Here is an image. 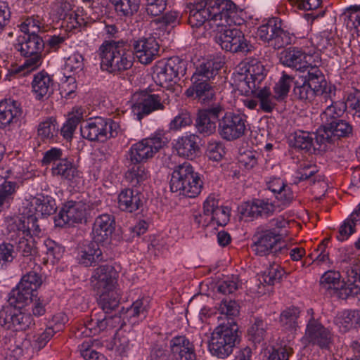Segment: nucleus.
Segmentation results:
<instances>
[{
    "label": "nucleus",
    "instance_id": "nucleus-1",
    "mask_svg": "<svg viewBox=\"0 0 360 360\" xmlns=\"http://www.w3.org/2000/svg\"><path fill=\"white\" fill-rule=\"evenodd\" d=\"M243 11L231 0H196L190 9L188 23L192 27L204 26L206 30L217 32L216 42L227 51H248V41L242 31L231 28L244 20Z\"/></svg>",
    "mask_w": 360,
    "mask_h": 360
},
{
    "label": "nucleus",
    "instance_id": "nucleus-2",
    "mask_svg": "<svg viewBox=\"0 0 360 360\" xmlns=\"http://www.w3.org/2000/svg\"><path fill=\"white\" fill-rule=\"evenodd\" d=\"M245 73L240 74L238 82V89L246 94H255L259 103V108L264 112H271L276 103V97L272 95L269 87L260 88L262 82L266 76L264 65L258 61H251L245 64Z\"/></svg>",
    "mask_w": 360,
    "mask_h": 360
},
{
    "label": "nucleus",
    "instance_id": "nucleus-3",
    "mask_svg": "<svg viewBox=\"0 0 360 360\" xmlns=\"http://www.w3.org/2000/svg\"><path fill=\"white\" fill-rule=\"evenodd\" d=\"M288 221L282 217L271 219L266 225L257 228L252 236L251 248L258 256L284 253L285 245H282L287 236Z\"/></svg>",
    "mask_w": 360,
    "mask_h": 360
},
{
    "label": "nucleus",
    "instance_id": "nucleus-4",
    "mask_svg": "<svg viewBox=\"0 0 360 360\" xmlns=\"http://www.w3.org/2000/svg\"><path fill=\"white\" fill-rule=\"evenodd\" d=\"M203 182L189 162L176 166L172 173L170 190L188 198H195L201 192Z\"/></svg>",
    "mask_w": 360,
    "mask_h": 360
},
{
    "label": "nucleus",
    "instance_id": "nucleus-5",
    "mask_svg": "<svg viewBox=\"0 0 360 360\" xmlns=\"http://www.w3.org/2000/svg\"><path fill=\"white\" fill-rule=\"evenodd\" d=\"M101 68L113 74H118L129 69L133 65L131 52L124 43L106 42L99 48Z\"/></svg>",
    "mask_w": 360,
    "mask_h": 360
},
{
    "label": "nucleus",
    "instance_id": "nucleus-6",
    "mask_svg": "<svg viewBox=\"0 0 360 360\" xmlns=\"http://www.w3.org/2000/svg\"><path fill=\"white\" fill-rule=\"evenodd\" d=\"M238 338V328L235 322L219 325L211 335L209 351L214 356L225 359L232 354Z\"/></svg>",
    "mask_w": 360,
    "mask_h": 360
},
{
    "label": "nucleus",
    "instance_id": "nucleus-7",
    "mask_svg": "<svg viewBox=\"0 0 360 360\" xmlns=\"http://www.w3.org/2000/svg\"><path fill=\"white\" fill-rule=\"evenodd\" d=\"M231 210L220 206L219 200L214 193L210 194L202 204V214L195 216L198 226H207L210 224L225 226L229 221Z\"/></svg>",
    "mask_w": 360,
    "mask_h": 360
},
{
    "label": "nucleus",
    "instance_id": "nucleus-8",
    "mask_svg": "<svg viewBox=\"0 0 360 360\" xmlns=\"http://www.w3.org/2000/svg\"><path fill=\"white\" fill-rule=\"evenodd\" d=\"M319 54L313 44L308 43L283 51L280 60L283 65L303 72L309 68V65L319 60Z\"/></svg>",
    "mask_w": 360,
    "mask_h": 360
},
{
    "label": "nucleus",
    "instance_id": "nucleus-9",
    "mask_svg": "<svg viewBox=\"0 0 360 360\" xmlns=\"http://www.w3.org/2000/svg\"><path fill=\"white\" fill-rule=\"evenodd\" d=\"M167 143V138L161 133H156L132 144L128 152L129 159L132 164L146 162Z\"/></svg>",
    "mask_w": 360,
    "mask_h": 360
},
{
    "label": "nucleus",
    "instance_id": "nucleus-10",
    "mask_svg": "<svg viewBox=\"0 0 360 360\" xmlns=\"http://www.w3.org/2000/svg\"><path fill=\"white\" fill-rule=\"evenodd\" d=\"M119 124L110 119L101 117L90 118L80 127L81 135L84 139L91 141L104 142L117 135Z\"/></svg>",
    "mask_w": 360,
    "mask_h": 360
},
{
    "label": "nucleus",
    "instance_id": "nucleus-11",
    "mask_svg": "<svg viewBox=\"0 0 360 360\" xmlns=\"http://www.w3.org/2000/svg\"><path fill=\"white\" fill-rule=\"evenodd\" d=\"M257 37L275 49H280L291 43L289 32L282 28L281 19L276 17L269 18L257 28Z\"/></svg>",
    "mask_w": 360,
    "mask_h": 360
},
{
    "label": "nucleus",
    "instance_id": "nucleus-12",
    "mask_svg": "<svg viewBox=\"0 0 360 360\" xmlns=\"http://www.w3.org/2000/svg\"><path fill=\"white\" fill-rule=\"evenodd\" d=\"M34 324L25 308L9 305L0 311V326L7 330H25Z\"/></svg>",
    "mask_w": 360,
    "mask_h": 360
},
{
    "label": "nucleus",
    "instance_id": "nucleus-13",
    "mask_svg": "<svg viewBox=\"0 0 360 360\" xmlns=\"http://www.w3.org/2000/svg\"><path fill=\"white\" fill-rule=\"evenodd\" d=\"M246 125L247 120L244 114L226 112L219 120L218 132L224 140L232 141L245 134Z\"/></svg>",
    "mask_w": 360,
    "mask_h": 360
},
{
    "label": "nucleus",
    "instance_id": "nucleus-14",
    "mask_svg": "<svg viewBox=\"0 0 360 360\" xmlns=\"http://www.w3.org/2000/svg\"><path fill=\"white\" fill-rule=\"evenodd\" d=\"M164 97L163 91L157 94H151L146 91L136 93L133 96L134 101L131 106V110L138 120L148 115L153 111L163 110L164 105L162 100Z\"/></svg>",
    "mask_w": 360,
    "mask_h": 360
},
{
    "label": "nucleus",
    "instance_id": "nucleus-15",
    "mask_svg": "<svg viewBox=\"0 0 360 360\" xmlns=\"http://www.w3.org/2000/svg\"><path fill=\"white\" fill-rule=\"evenodd\" d=\"M119 274L111 265H101L94 269L91 282L96 293L119 290Z\"/></svg>",
    "mask_w": 360,
    "mask_h": 360
},
{
    "label": "nucleus",
    "instance_id": "nucleus-16",
    "mask_svg": "<svg viewBox=\"0 0 360 360\" xmlns=\"http://www.w3.org/2000/svg\"><path fill=\"white\" fill-rule=\"evenodd\" d=\"M307 314L311 317L307 325L304 338L322 349L328 348L333 340L331 332L313 317L314 311L312 309H309Z\"/></svg>",
    "mask_w": 360,
    "mask_h": 360
},
{
    "label": "nucleus",
    "instance_id": "nucleus-17",
    "mask_svg": "<svg viewBox=\"0 0 360 360\" xmlns=\"http://www.w3.org/2000/svg\"><path fill=\"white\" fill-rule=\"evenodd\" d=\"M24 214L46 217L56 212L57 210L56 200L49 195H37L26 200L22 207Z\"/></svg>",
    "mask_w": 360,
    "mask_h": 360
},
{
    "label": "nucleus",
    "instance_id": "nucleus-18",
    "mask_svg": "<svg viewBox=\"0 0 360 360\" xmlns=\"http://www.w3.org/2000/svg\"><path fill=\"white\" fill-rule=\"evenodd\" d=\"M224 111L219 103L198 110L195 127L198 131L205 136L213 134L216 131V120Z\"/></svg>",
    "mask_w": 360,
    "mask_h": 360
},
{
    "label": "nucleus",
    "instance_id": "nucleus-19",
    "mask_svg": "<svg viewBox=\"0 0 360 360\" xmlns=\"http://www.w3.org/2000/svg\"><path fill=\"white\" fill-rule=\"evenodd\" d=\"M88 205L82 201H68L55 217V223L58 226L65 224L81 223L85 218Z\"/></svg>",
    "mask_w": 360,
    "mask_h": 360
},
{
    "label": "nucleus",
    "instance_id": "nucleus-20",
    "mask_svg": "<svg viewBox=\"0 0 360 360\" xmlns=\"http://www.w3.org/2000/svg\"><path fill=\"white\" fill-rule=\"evenodd\" d=\"M22 115L20 104L13 99L0 101V129L12 130L20 126Z\"/></svg>",
    "mask_w": 360,
    "mask_h": 360
},
{
    "label": "nucleus",
    "instance_id": "nucleus-21",
    "mask_svg": "<svg viewBox=\"0 0 360 360\" xmlns=\"http://www.w3.org/2000/svg\"><path fill=\"white\" fill-rule=\"evenodd\" d=\"M184 62L178 57L169 58L165 63L157 65L155 70V77L160 86L167 85L179 77V75L185 72Z\"/></svg>",
    "mask_w": 360,
    "mask_h": 360
},
{
    "label": "nucleus",
    "instance_id": "nucleus-22",
    "mask_svg": "<svg viewBox=\"0 0 360 360\" xmlns=\"http://www.w3.org/2000/svg\"><path fill=\"white\" fill-rule=\"evenodd\" d=\"M191 82L192 84L185 92L188 97H193L204 104L208 103L214 99V88L208 80L200 77L199 74H193Z\"/></svg>",
    "mask_w": 360,
    "mask_h": 360
},
{
    "label": "nucleus",
    "instance_id": "nucleus-23",
    "mask_svg": "<svg viewBox=\"0 0 360 360\" xmlns=\"http://www.w3.org/2000/svg\"><path fill=\"white\" fill-rule=\"evenodd\" d=\"M134 55L142 64L150 63L158 56L160 45L155 37H141L133 41Z\"/></svg>",
    "mask_w": 360,
    "mask_h": 360
},
{
    "label": "nucleus",
    "instance_id": "nucleus-24",
    "mask_svg": "<svg viewBox=\"0 0 360 360\" xmlns=\"http://www.w3.org/2000/svg\"><path fill=\"white\" fill-rule=\"evenodd\" d=\"M115 230V220L108 214L97 217L92 227V238L96 243L102 245L110 242L112 234Z\"/></svg>",
    "mask_w": 360,
    "mask_h": 360
},
{
    "label": "nucleus",
    "instance_id": "nucleus-25",
    "mask_svg": "<svg viewBox=\"0 0 360 360\" xmlns=\"http://www.w3.org/2000/svg\"><path fill=\"white\" fill-rule=\"evenodd\" d=\"M276 210V206L269 200L255 199L245 203L242 207L241 213L244 217L266 218L272 215Z\"/></svg>",
    "mask_w": 360,
    "mask_h": 360
},
{
    "label": "nucleus",
    "instance_id": "nucleus-26",
    "mask_svg": "<svg viewBox=\"0 0 360 360\" xmlns=\"http://www.w3.org/2000/svg\"><path fill=\"white\" fill-rule=\"evenodd\" d=\"M171 353L176 360H195L193 344L184 335L172 338L169 342Z\"/></svg>",
    "mask_w": 360,
    "mask_h": 360
},
{
    "label": "nucleus",
    "instance_id": "nucleus-27",
    "mask_svg": "<svg viewBox=\"0 0 360 360\" xmlns=\"http://www.w3.org/2000/svg\"><path fill=\"white\" fill-rule=\"evenodd\" d=\"M198 139V136L193 134H186L175 141L174 148L180 157L192 160L200 150Z\"/></svg>",
    "mask_w": 360,
    "mask_h": 360
},
{
    "label": "nucleus",
    "instance_id": "nucleus-28",
    "mask_svg": "<svg viewBox=\"0 0 360 360\" xmlns=\"http://www.w3.org/2000/svg\"><path fill=\"white\" fill-rule=\"evenodd\" d=\"M53 321L56 323V328H53L52 326L48 327L43 332L34 335L32 350H39L44 347L56 332L62 329L63 326L67 322L68 319L64 314L59 313L53 316Z\"/></svg>",
    "mask_w": 360,
    "mask_h": 360
},
{
    "label": "nucleus",
    "instance_id": "nucleus-29",
    "mask_svg": "<svg viewBox=\"0 0 360 360\" xmlns=\"http://www.w3.org/2000/svg\"><path fill=\"white\" fill-rule=\"evenodd\" d=\"M352 131V126L344 120H338L326 125H323V129L318 133L322 139L332 141L333 137L341 138L348 136Z\"/></svg>",
    "mask_w": 360,
    "mask_h": 360
},
{
    "label": "nucleus",
    "instance_id": "nucleus-30",
    "mask_svg": "<svg viewBox=\"0 0 360 360\" xmlns=\"http://www.w3.org/2000/svg\"><path fill=\"white\" fill-rule=\"evenodd\" d=\"M21 217L16 221L17 234L27 237H39L41 233V229L38 224V218L35 216L24 214L21 210Z\"/></svg>",
    "mask_w": 360,
    "mask_h": 360
},
{
    "label": "nucleus",
    "instance_id": "nucleus-31",
    "mask_svg": "<svg viewBox=\"0 0 360 360\" xmlns=\"http://www.w3.org/2000/svg\"><path fill=\"white\" fill-rule=\"evenodd\" d=\"M32 86L35 98L41 100L53 93V81L49 75L41 71L34 75Z\"/></svg>",
    "mask_w": 360,
    "mask_h": 360
},
{
    "label": "nucleus",
    "instance_id": "nucleus-32",
    "mask_svg": "<svg viewBox=\"0 0 360 360\" xmlns=\"http://www.w3.org/2000/svg\"><path fill=\"white\" fill-rule=\"evenodd\" d=\"M44 41L37 34H28L24 36L22 39L18 40L15 44V49L19 51L22 56H27L30 55L41 54L44 49Z\"/></svg>",
    "mask_w": 360,
    "mask_h": 360
},
{
    "label": "nucleus",
    "instance_id": "nucleus-33",
    "mask_svg": "<svg viewBox=\"0 0 360 360\" xmlns=\"http://www.w3.org/2000/svg\"><path fill=\"white\" fill-rule=\"evenodd\" d=\"M63 19V27L70 32L79 31L81 27L86 26L91 21L90 18L82 8H77Z\"/></svg>",
    "mask_w": 360,
    "mask_h": 360
},
{
    "label": "nucleus",
    "instance_id": "nucleus-34",
    "mask_svg": "<svg viewBox=\"0 0 360 360\" xmlns=\"http://www.w3.org/2000/svg\"><path fill=\"white\" fill-rule=\"evenodd\" d=\"M320 285L330 294L337 295L340 297L342 289L345 288V282L341 280L339 271L329 270L321 276Z\"/></svg>",
    "mask_w": 360,
    "mask_h": 360
},
{
    "label": "nucleus",
    "instance_id": "nucleus-35",
    "mask_svg": "<svg viewBox=\"0 0 360 360\" xmlns=\"http://www.w3.org/2000/svg\"><path fill=\"white\" fill-rule=\"evenodd\" d=\"M140 203L139 193L133 189H123L117 195L118 207L122 211L133 212L139 209Z\"/></svg>",
    "mask_w": 360,
    "mask_h": 360
},
{
    "label": "nucleus",
    "instance_id": "nucleus-36",
    "mask_svg": "<svg viewBox=\"0 0 360 360\" xmlns=\"http://www.w3.org/2000/svg\"><path fill=\"white\" fill-rule=\"evenodd\" d=\"M347 274L345 288L341 291L340 298L342 299L358 295L360 292V268L352 267Z\"/></svg>",
    "mask_w": 360,
    "mask_h": 360
},
{
    "label": "nucleus",
    "instance_id": "nucleus-37",
    "mask_svg": "<svg viewBox=\"0 0 360 360\" xmlns=\"http://www.w3.org/2000/svg\"><path fill=\"white\" fill-rule=\"evenodd\" d=\"M52 174L68 181H72L79 177L80 172L68 158H63L55 164L51 168Z\"/></svg>",
    "mask_w": 360,
    "mask_h": 360
},
{
    "label": "nucleus",
    "instance_id": "nucleus-38",
    "mask_svg": "<svg viewBox=\"0 0 360 360\" xmlns=\"http://www.w3.org/2000/svg\"><path fill=\"white\" fill-rule=\"evenodd\" d=\"M37 296V293L18 285L16 288L13 289L10 293L9 304L25 308Z\"/></svg>",
    "mask_w": 360,
    "mask_h": 360
},
{
    "label": "nucleus",
    "instance_id": "nucleus-39",
    "mask_svg": "<svg viewBox=\"0 0 360 360\" xmlns=\"http://www.w3.org/2000/svg\"><path fill=\"white\" fill-rule=\"evenodd\" d=\"M37 296V293L18 285L16 288L13 289L10 293L9 304L25 308Z\"/></svg>",
    "mask_w": 360,
    "mask_h": 360
},
{
    "label": "nucleus",
    "instance_id": "nucleus-40",
    "mask_svg": "<svg viewBox=\"0 0 360 360\" xmlns=\"http://www.w3.org/2000/svg\"><path fill=\"white\" fill-rule=\"evenodd\" d=\"M79 262L85 266H92L94 264L103 259L102 250L98 247V243H89L82 250L79 255Z\"/></svg>",
    "mask_w": 360,
    "mask_h": 360
},
{
    "label": "nucleus",
    "instance_id": "nucleus-41",
    "mask_svg": "<svg viewBox=\"0 0 360 360\" xmlns=\"http://www.w3.org/2000/svg\"><path fill=\"white\" fill-rule=\"evenodd\" d=\"M98 304L105 314L115 310L120 304V292L119 290H110L97 293Z\"/></svg>",
    "mask_w": 360,
    "mask_h": 360
},
{
    "label": "nucleus",
    "instance_id": "nucleus-42",
    "mask_svg": "<svg viewBox=\"0 0 360 360\" xmlns=\"http://www.w3.org/2000/svg\"><path fill=\"white\" fill-rule=\"evenodd\" d=\"M107 323L106 315H92L91 319L85 323L83 327L84 330L82 333L86 336L96 335L102 331L108 330Z\"/></svg>",
    "mask_w": 360,
    "mask_h": 360
},
{
    "label": "nucleus",
    "instance_id": "nucleus-43",
    "mask_svg": "<svg viewBox=\"0 0 360 360\" xmlns=\"http://www.w3.org/2000/svg\"><path fill=\"white\" fill-rule=\"evenodd\" d=\"M134 165L126 173L127 180L133 186L146 183L150 176L148 169L142 163Z\"/></svg>",
    "mask_w": 360,
    "mask_h": 360
},
{
    "label": "nucleus",
    "instance_id": "nucleus-44",
    "mask_svg": "<svg viewBox=\"0 0 360 360\" xmlns=\"http://www.w3.org/2000/svg\"><path fill=\"white\" fill-rule=\"evenodd\" d=\"M346 104L340 101H332L331 104L321 114V120L323 125L330 124L339 120L346 110Z\"/></svg>",
    "mask_w": 360,
    "mask_h": 360
},
{
    "label": "nucleus",
    "instance_id": "nucleus-45",
    "mask_svg": "<svg viewBox=\"0 0 360 360\" xmlns=\"http://www.w3.org/2000/svg\"><path fill=\"white\" fill-rule=\"evenodd\" d=\"M120 17H131L139 8L140 0H110Z\"/></svg>",
    "mask_w": 360,
    "mask_h": 360
},
{
    "label": "nucleus",
    "instance_id": "nucleus-46",
    "mask_svg": "<svg viewBox=\"0 0 360 360\" xmlns=\"http://www.w3.org/2000/svg\"><path fill=\"white\" fill-rule=\"evenodd\" d=\"M313 134L308 131H298L292 134L290 145L300 150L309 151L313 146Z\"/></svg>",
    "mask_w": 360,
    "mask_h": 360
},
{
    "label": "nucleus",
    "instance_id": "nucleus-47",
    "mask_svg": "<svg viewBox=\"0 0 360 360\" xmlns=\"http://www.w3.org/2000/svg\"><path fill=\"white\" fill-rule=\"evenodd\" d=\"M58 133V126L55 119L49 118L38 127V135L43 140L55 141Z\"/></svg>",
    "mask_w": 360,
    "mask_h": 360
},
{
    "label": "nucleus",
    "instance_id": "nucleus-48",
    "mask_svg": "<svg viewBox=\"0 0 360 360\" xmlns=\"http://www.w3.org/2000/svg\"><path fill=\"white\" fill-rule=\"evenodd\" d=\"M20 30L25 34H37L38 32H44V22L39 15H33L25 19L20 25Z\"/></svg>",
    "mask_w": 360,
    "mask_h": 360
},
{
    "label": "nucleus",
    "instance_id": "nucleus-49",
    "mask_svg": "<svg viewBox=\"0 0 360 360\" xmlns=\"http://www.w3.org/2000/svg\"><path fill=\"white\" fill-rule=\"evenodd\" d=\"M25 57L26 59L23 64L13 70L14 74L26 75L37 70L41 65V54L30 55Z\"/></svg>",
    "mask_w": 360,
    "mask_h": 360
},
{
    "label": "nucleus",
    "instance_id": "nucleus-50",
    "mask_svg": "<svg viewBox=\"0 0 360 360\" xmlns=\"http://www.w3.org/2000/svg\"><path fill=\"white\" fill-rule=\"evenodd\" d=\"M32 344L29 340L24 339L20 342H15V345L7 348L6 356L13 360L18 359L20 357L32 352Z\"/></svg>",
    "mask_w": 360,
    "mask_h": 360
},
{
    "label": "nucleus",
    "instance_id": "nucleus-51",
    "mask_svg": "<svg viewBox=\"0 0 360 360\" xmlns=\"http://www.w3.org/2000/svg\"><path fill=\"white\" fill-rule=\"evenodd\" d=\"M343 15L347 27L360 34V6H351L345 10Z\"/></svg>",
    "mask_w": 360,
    "mask_h": 360
},
{
    "label": "nucleus",
    "instance_id": "nucleus-52",
    "mask_svg": "<svg viewBox=\"0 0 360 360\" xmlns=\"http://www.w3.org/2000/svg\"><path fill=\"white\" fill-rule=\"evenodd\" d=\"M44 250L46 255V260L54 264L63 257L64 249L54 240L47 238L44 242Z\"/></svg>",
    "mask_w": 360,
    "mask_h": 360
},
{
    "label": "nucleus",
    "instance_id": "nucleus-53",
    "mask_svg": "<svg viewBox=\"0 0 360 360\" xmlns=\"http://www.w3.org/2000/svg\"><path fill=\"white\" fill-rule=\"evenodd\" d=\"M133 345L129 339L125 335L116 334L112 345V349L115 354L120 357H126L131 351Z\"/></svg>",
    "mask_w": 360,
    "mask_h": 360
},
{
    "label": "nucleus",
    "instance_id": "nucleus-54",
    "mask_svg": "<svg viewBox=\"0 0 360 360\" xmlns=\"http://www.w3.org/2000/svg\"><path fill=\"white\" fill-rule=\"evenodd\" d=\"M300 315V310L297 307H290L283 310L280 316V323L287 330L295 329L297 326V320Z\"/></svg>",
    "mask_w": 360,
    "mask_h": 360
},
{
    "label": "nucleus",
    "instance_id": "nucleus-55",
    "mask_svg": "<svg viewBox=\"0 0 360 360\" xmlns=\"http://www.w3.org/2000/svg\"><path fill=\"white\" fill-rule=\"evenodd\" d=\"M358 311H344L339 313L335 319V323L340 328V330L345 333L352 328L355 322L356 315H358Z\"/></svg>",
    "mask_w": 360,
    "mask_h": 360
},
{
    "label": "nucleus",
    "instance_id": "nucleus-56",
    "mask_svg": "<svg viewBox=\"0 0 360 360\" xmlns=\"http://www.w3.org/2000/svg\"><path fill=\"white\" fill-rule=\"evenodd\" d=\"M42 284V278L37 272L31 271L25 274L18 284L22 287L37 293L38 289Z\"/></svg>",
    "mask_w": 360,
    "mask_h": 360
},
{
    "label": "nucleus",
    "instance_id": "nucleus-57",
    "mask_svg": "<svg viewBox=\"0 0 360 360\" xmlns=\"http://www.w3.org/2000/svg\"><path fill=\"white\" fill-rule=\"evenodd\" d=\"M293 77L282 72V75L276 83L274 90L276 98H283L287 96L292 83Z\"/></svg>",
    "mask_w": 360,
    "mask_h": 360
},
{
    "label": "nucleus",
    "instance_id": "nucleus-58",
    "mask_svg": "<svg viewBox=\"0 0 360 360\" xmlns=\"http://www.w3.org/2000/svg\"><path fill=\"white\" fill-rule=\"evenodd\" d=\"M4 169L9 170L6 174L7 175L3 177L4 181H7L6 179L11 176L18 179L29 178L28 163L27 162L18 160L13 167H6Z\"/></svg>",
    "mask_w": 360,
    "mask_h": 360
},
{
    "label": "nucleus",
    "instance_id": "nucleus-59",
    "mask_svg": "<svg viewBox=\"0 0 360 360\" xmlns=\"http://www.w3.org/2000/svg\"><path fill=\"white\" fill-rule=\"evenodd\" d=\"M308 83L312 90L316 95H322L326 101L328 98L332 101L331 94H335V87L331 85L328 86L326 80L324 79V83L321 80H304Z\"/></svg>",
    "mask_w": 360,
    "mask_h": 360
},
{
    "label": "nucleus",
    "instance_id": "nucleus-60",
    "mask_svg": "<svg viewBox=\"0 0 360 360\" xmlns=\"http://www.w3.org/2000/svg\"><path fill=\"white\" fill-rule=\"evenodd\" d=\"M146 308L142 299H139L133 302L131 306L127 309V315L132 324L137 322L136 319H143L146 317Z\"/></svg>",
    "mask_w": 360,
    "mask_h": 360
},
{
    "label": "nucleus",
    "instance_id": "nucleus-61",
    "mask_svg": "<svg viewBox=\"0 0 360 360\" xmlns=\"http://www.w3.org/2000/svg\"><path fill=\"white\" fill-rule=\"evenodd\" d=\"M16 257L14 246L9 243L0 244V268L4 269L11 264Z\"/></svg>",
    "mask_w": 360,
    "mask_h": 360
},
{
    "label": "nucleus",
    "instance_id": "nucleus-62",
    "mask_svg": "<svg viewBox=\"0 0 360 360\" xmlns=\"http://www.w3.org/2000/svg\"><path fill=\"white\" fill-rule=\"evenodd\" d=\"M293 93L297 98L304 101H311L316 95L311 88V86L306 83L304 80L302 84L295 83Z\"/></svg>",
    "mask_w": 360,
    "mask_h": 360
},
{
    "label": "nucleus",
    "instance_id": "nucleus-63",
    "mask_svg": "<svg viewBox=\"0 0 360 360\" xmlns=\"http://www.w3.org/2000/svg\"><path fill=\"white\" fill-rule=\"evenodd\" d=\"M17 250L24 257L32 255L35 252L34 239L18 235Z\"/></svg>",
    "mask_w": 360,
    "mask_h": 360
},
{
    "label": "nucleus",
    "instance_id": "nucleus-64",
    "mask_svg": "<svg viewBox=\"0 0 360 360\" xmlns=\"http://www.w3.org/2000/svg\"><path fill=\"white\" fill-rule=\"evenodd\" d=\"M259 158L260 155L257 151L247 150L240 155L238 161L245 169L250 170L258 165Z\"/></svg>",
    "mask_w": 360,
    "mask_h": 360
}]
</instances>
